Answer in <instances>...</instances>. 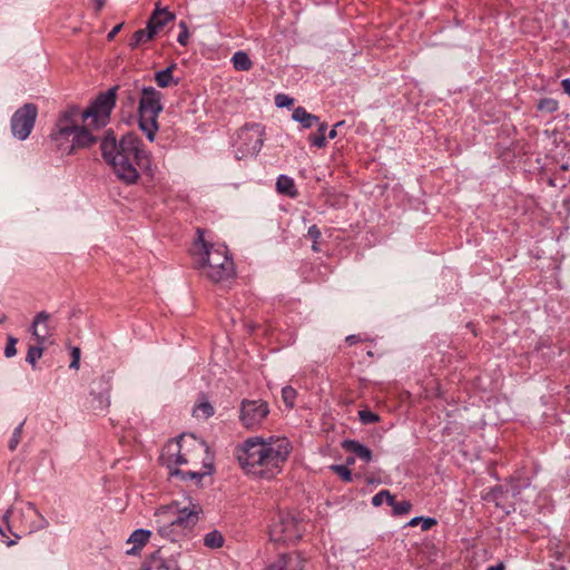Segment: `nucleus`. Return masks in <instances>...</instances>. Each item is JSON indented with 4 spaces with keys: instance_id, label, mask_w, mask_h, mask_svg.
I'll use <instances>...</instances> for the list:
<instances>
[{
    "instance_id": "f257e3e1",
    "label": "nucleus",
    "mask_w": 570,
    "mask_h": 570,
    "mask_svg": "<svg viewBox=\"0 0 570 570\" xmlns=\"http://www.w3.org/2000/svg\"><path fill=\"white\" fill-rule=\"evenodd\" d=\"M160 461L170 476L181 480L200 481L213 472V455L208 445L194 435H180L163 449Z\"/></svg>"
},
{
    "instance_id": "f03ea898",
    "label": "nucleus",
    "mask_w": 570,
    "mask_h": 570,
    "mask_svg": "<svg viewBox=\"0 0 570 570\" xmlns=\"http://www.w3.org/2000/svg\"><path fill=\"white\" fill-rule=\"evenodd\" d=\"M292 445L286 438L267 440L254 436L245 440L236 451L242 469L261 479H273L281 473L287 461Z\"/></svg>"
},
{
    "instance_id": "7ed1b4c3",
    "label": "nucleus",
    "mask_w": 570,
    "mask_h": 570,
    "mask_svg": "<svg viewBox=\"0 0 570 570\" xmlns=\"http://www.w3.org/2000/svg\"><path fill=\"white\" fill-rule=\"evenodd\" d=\"M101 156L116 177L126 185L136 184L140 177L138 167L149 164V154L141 139L126 134L120 140L114 135H106L100 142Z\"/></svg>"
},
{
    "instance_id": "20e7f679",
    "label": "nucleus",
    "mask_w": 570,
    "mask_h": 570,
    "mask_svg": "<svg viewBox=\"0 0 570 570\" xmlns=\"http://www.w3.org/2000/svg\"><path fill=\"white\" fill-rule=\"evenodd\" d=\"M203 514L202 504L189 497L161 505L154 513L157 534L164 540L179 542L193 531Z\"/></svg>"
},
{
    "instance_id": "39448f33",
    "label": "nucleus",
    "mask_w": 570,
    "mask_h": 570,
    "mask_svg": "<svg viewBox=\"0 0 570 570\" xmlns=\"http://www.w3.org/2000/svg\"><path fill=\"white\" fill-rule=\"evenodd\" d=\"M81 124L80 109L76 106L68 107L60 114L50 139L61 155H71L96 142V137L90 132L89 127Z\"/></svg>"
},
{
    "instance_id": "423d86ee",
    "label": "nucleus",
    "mask_w": 570,
    "mask_h": 570,
    "mask_svg": "<svg viewBox=\"0 0 570 570\" xmlns=\"http://www.w3.org/2000/svg\"><path fill=\"white\" fill-rule=\"evenodd\" d=\"M191 256L200 274L214 283L225 282L234 276V263L223 245L207 243L204 229L197 228Z\"/></svg>"
},
{
    "instance_id": "0eeeda50",
    "label": "nucleus",
    "mask_w": 570,
    "mask_h": 570,
    "mask_svg": "<svg viewBox=\"0 0 570 570\" xmlns=\"http://www.w3.org/2000/svg\"><path fill=\"white\" fill-rule=\"evenodd\" d=\"M47 519L37 510L31 502L7 510L0 519V534L7 537V531L14 535V540H8L7 546L12 547L22 534H30L35 531L47 528Z\"/></svg>"
},
{
    "instance_id": "6e6552de",
    "label": "nucleus",
    "mask_w": 570,
    "mask_h": 570,
    "mask_svg": "<svg viewBox=\"0 0 570 570\" xmlns=\"http://www.w3.org/2000/svg\"><path fill=\"white\" fill-rule=\"evenodd\" d=\"M139 91L141 94L137 109L139 129L153 142L159 130L158 117L164 109L163 94L154 87L145 86Z\"/></svg>"
},
{
    "instance_id": "1a4fd4ad",
    "label": "nucleus",
    "mask_w": 570,
    "mask_h": 570,
    "mask_svg": "<svg viewBox=\"0 0 570 570\" xmlns=\"http://www.w3.org/2000/svg\"><path fill=\"white\" fill-rule=\"evenodd\" d=\"M118 87H111L101 92L92 101L88 109L80 111V119L89 128L105 127L109 120L110 112L116 104V92Z\"/></svg>"
},
{
    "instance_id": "9d476101",
    "label": "nucleus",
    "mask_w": 570,
    "mask_h": 570,
    "mask_svg": "<svg viewBox=\"0 0 570 570\" xmlns=\"http://www.w3.org/2000/svg\"><path fill=\"white\" fill-rule=\"evenodd\" d=\"M302 533V524L289 512L276 513L268 530L271 540L275 542H295Z\"/></svg>"
},
{
    "instance_id": "9b49d317",
    "label": "nucleus",
    "mask_w": 570,
    "mask_h": 570,
    "mask_svg": "<svg viewBox=\"0 0 570 570\" xmlns=\"http://www.w3.org/2000/svg\"><path fill=\"white\" fill-rule=\"evenodd\" d=\"M263 135L264 129L259 124L240 128L236 140V157L243 159L257 155L264 142Z\"/></svg>"
},
{
    "instance_id": "f8f14e48",
    "label": "nucleus",
    "mask_w": 570,
    "mask_h": 570,
    "mask_svg": "<svg viewBox=\"0 0 570 570\" xmlns=\"http://www.w3.org/2000/svg\"><path fill=\"white\" fill-rule=\"evenodd\" d=\"M38 115L37 106L24 104L11 117L12 135L19 140H24L31 134Z\"/></svg>"
},
{
    "instance_id": "ddd939ff",
    "label": "nucleus",
    "mask_w": 570,
    "mask_h": 570,
    "mask_svg": "<svg viewBox=\"0 0 570 570\" xmlns=\"http://www.w3.org/2000/svg\"><path fill=\"white\" fill-rule=\"evenodd\" d=\"M269 413L267 402L263 400H244L239 409V420L246 429L262 425Z\"/></svg>"
},
{
    "instance_id": "4468645a",
    "label": "nucleus",
    "mask_w": 570,
    "mask_h": 570,
    "mask_svg": "<svg viewBox=\"0 0 570 570\" xmlns=\"http://www.w3.org/2000/svg\"><path fill=\"white\" fill-rule=\"evenodd\" d=\"M306 560L298 552L281 554L265 570H305Z\"/></svg>"
},
{
    "instance_id": "2eb2a0df",
    "label": "nucleus",
    "mask_w": 570,
    "mask_h": 570,
    "mask_svg": "<svg viewBox=\"0 0 570 570\" xmlns=\"http://www.w3.org/2000/svg\"><path fill=\"white\" fill-rule=\"evenodd\" d=\"M51 315L46 311L39 312L32 322L31 333L40 345L52 335V328L50 327Z\"/></svg>"
},
{
    "instance_id": "dca6fc26",
    "label": "nucleus",
    "mask_w": 570,
    "mask_h": 570,
    "mask_svg": "<svg viewBox=\"0 0 570 570\" xmlns=\"http://www.w3.org/2000/svg\"><path fill=\"white\" fill-rule=\"evenodd\" d=\"M146 570H181L178 561L174 557H166L163 548L156 550L148 563Z\"/></svg>"
},
{
    "instance_id": "f3484780",
    "label": "nucleus",
    "mask_w": 570,
    "mask_h": 570,
    "mask_svg": "<svg viewBox=\"0 0 570 570\" xmlns=\"http://www.w3.org/2000/svg\"><path fill=\"white\" fill-rule=\"evenodd\" d=\"M174 19L175 14L173 12H170L167 8H160L159 4H156L155 10L147 21V27L151 33L156 35L160 29H163Z\"/></svg>"
},
{
    "instance_id": "a211bd4d",
    "label": "nucleus",
    "mask_w": 570,
    "mask_h": 570,
    "mask_svg": "<svg viewBox=\"0 0 570 570\" xmlns=\"http://www.w3.org/2000/svg\"><path fill=\"white\" fill-rule=\"evenodd\" d=\"M151 537V531L145 530V529H137L135 530L130 537L128 538L127 542L131 543L132 547L127 550V554L135 556L137 554L148 542V540Z\"/></svg>"
},
{
    "instance_id": "6ab92c4d",
    "label": "nucleus",
    "mask_w": 570,
    "mask_h": 570,
    "mask_svg": "<svg viewBox=\"0 0 570 570\" xmlns=\"http://www.w3.org/2000/svg\"><path fill=\"white\" fill-rule=\"evenodd\" d=\"M342 448L351 453H354L357 458L363 460L364 462H370L372 460V451L355 440H344L342 442Z\"/></svg>"
},
{
    "instance_id": "aec40b11",
    "label": "nucleus",
    "mask_w": 570,
    "mask_h": 570,
    "mask_svg": "<svg viewBox=\"0 0 570 570\" xmlns=\"http://www.w3.org/2000/svg\"><path fill=\"white\" fill-rule=\"evenodd\" d=\"M292 118L306 129L320 124V118L317 116L307 112L306 109L301 106L293 110Z\"/></svg>"
},
{
    "instance_id": "412c9836",
    "label": "nucleus",
    "mask_w": 570,
    "mask_h": 570,
    "mask_svg": "<svg viewBox=\"0 0 570 570\" xmlns=\"http://www.w3.org/2000/svg\"><path fill=\"white\" fill-rule=\"evenodd\" d=\"M276 189L279 194H283V195H286L289 197L297 196V189L295 187L294 180L286 175H281L277 178Z\"/></svg>"
},
{
    "instance_id": "4be33fe9",
    "label": "nucleus",
    "mask_w": 570,
    "mask_h": 570,
    "mask_svg": "<svg viewBox=\"0 0 570 570\" xmlns=\"http://www.w3.org/2000/svg\"><path fill=\"white\" fill-rule=\"evenodd\" d=\"M232 63L237 71H248L253 67V62L245 51L235 52L232 57Z\"/></svg>"
},
{
    "instance_id": "5701e85b",
    "label": "nucleus",
    "mask_w": 570,
    "mask_h": 570,
    "mask_svg": "<svg viewBox=\"0 0 570 570\" xmlns=\"http://www.w3.org/2000/svg\"><path fill=\"white\" fill-rule=\"evenodd\" d=\"M225 538L218 530H212L204 535V546L208 549H219L224 546Z\"/></svg>"
},
{
    "instance_id": "b1692460",
    "label": "nucleus",
    "mask_w": 570,
    "mask_h": 570,
    "mask_svg": "<svg viewBox=\"0 0 570 570\" xmlns=\"http://www.w3.org/2000/svg\"><path fill=\"white\" fill-rule=\"evenodd\" d=\"M175 68V65H171L158 72L155 73V81L160 88H167L171 83L177 85V81H174L173 78V70Z\"/></svg>"
},
{
    "instance_id": "393cba45",
    "label": "nucleus",
    "mask_w": 570,
    "mask_h": 570,
    "mask_svg": "<svg viewBox=\"0 0 570 570\" xmlns=\"http://www.w3.org/2000/svg\"><path fill=\"white\" fill-rule=\"evenodd\" d=\"M154 33H151V31L148 29V27L146 26L145 29H139L137 30L131 39H130V42H129V46L134 49V48H137L138 46L142 45V43H146L148 41H150L153 38H154Z\"/></svg>"
},
{
    "instance_id": "a878e982",
    "label": "nucleus",
    "mask_w": 570,
    "mask_h": 570,
    "mask_svg": "<svg viewBox=\"0 0 570 570\" xmlns=\"http://www.w3.org/2000/svg\"><path fill=\"white\" fill-rule=\"evenodd\" d=\"M317 134H311L308 136V140L311 142V145L317 147V148H323L326 146V136H325V131L327 129V124L326 122H320L317 125Z\"/></svg>"
},
{
    "instance_id": "bb28decb",
    "label": "nucleus",
    "mask_w": 570,
    "mask_h": 570,
    "mask_svg": "<svg viewBox=\"0 0 570 570\" xmlns=\"http://www.w3.org/2000/svg\"><path fill=\"white\" fill-rule=\"evenodd\" d=\"M214 413H215V410H214L213 405L206 400L198 403L197 405H195V407L193 410V415L197 419H203V420H206V419L213 416Z\"/></svg>"
},
{
    "instance_id": "cd10ccee",
    "label": "nucleus",
    "mask_w": 570,
    "mask_h": 570,
    "mask_svg": "<svg viewBox=\"0 0 570 570\" xmlns=\"http://www.w3.org/2000/svg\"><path fill=\"white\" fill-rule=\"evenodd\" d=\"M530 483L527 479L524 480H514L511 479L509 485L507 488V493H510L511 497L517 498L523 489L529 488Z\"/></svg>"
},
{
    "instance_id": "c85d7f7f",
    "label": "nucleus",
    "mask_w": 570,
    "mask_h": 570,
    "mask_svg": "<svg viewBox=\"0 0 570 570\" xmlns=\"http://www.w3.org/2000/svg\"><path fill=\"white\" fill-rule=\"evenodd\" d=\"M43 354V346L40 345L38 342H37V345L35 346H29L28 348V352H27V356H26V361L32 366L35 367L36 366V363L39 358H41Z\"/></svg>"
},
{
    "instance_id": "c756f323",
    "label": "nucleus",
    "mask_w": 570,
    "mask_h": 570,
    "mask_svg": "<svg viewBox=\"0 0 570 570\" xmlns=\"http://www.w3.org/2000/svg\"><path fill=\"white\" fill-rule=\"evenodd\" d=\"M390 505L393 508V513L395 515H403L411 511L412 504L407 500L402 501H395L393 498V503H390Z\"/></svg>"
},
{
    "instance_id": "7c9ffc66",
    "label": "nucleus",
    "mask_w": 570,
    "mask_h": 570,
    "mask_svg": "<svg viewBox=\"0 0 570 570\" xmlns=\"http://www.w3.org/2000/svg\"><path fill=\"white\" fill-rule=\"evenodd\" d=\"M282 399L287 407H293L296 399V391L292 386L282 389Z\"/></svg>"
},
{
    "instance_id": "2f4dec72",
    "label": "nucleus",
    "mask_w": 570,
    "mask_h": 570,
    "mask_svg": "<svg viewBox=\"0 0 570 570\" xmlns=\"http://www.w3.org/2000/svg\"><path fill=\"white\" fill-rule=\"evenodd\" d=\"M419 522H422V530L426 531L430 530L433 525L436 524V520L433 518H424V517H415L411 519V521L407 523L410 527H415L419 524Z\"/></svg>"
},
{
    "instance_id": "473e14b6",
    "label": "nucleus",
    "mask_w": 570,
    "mask_h": 570,
    "mask_svg": "<svg viewBox=\"0 0 570 570\" xmlns=\"http://www.w3.org/2000/svg\"><path fill=\"white\" fill-rule=\"evenodd\" d=\"M384 501H386L389 505L393 503V495L387 490H382L372 498V504L374 507L382 505Z\"/></svg>"
},
{
    "instance_id": "72a5a7b5",
    "label": "nucleus",
    "mask_w": 570,
    "mask_h": 570,
    "mask_svg": "<svg viewBox=\"0 0 570 570\" xmlns=\"http://www.w3.org/2000/svg\"><path fill=\"white\" fill-rule=\"evenodd\" d=\"M331 470H333L343 481H345V482L352 481V472L347 468V465H343V464L331 465Z\"/></svg>"
},
{
    "instance_id": "f704fd0d",
    "label": "nucleus",
    "mask_w": 570,
    "mask_h": 570,
    "mask_svg": "<svg viewBox=\"0 0 570 570\" xmlns=\"http://www.w3.org/2000/svg\"><path fill=\"white\" fill-rule=\"evenodd\" d=\"M358 419L362 424H372L380 421V416L370 410L358 411Z\"/></svg>"
},
{
    "instance_id": "c9c22d12",
    "label": "nucleus",
    "mask_w": 570,
    "mask_h": 570,
    "mask_svg": "<svg viewBox=\"0 0 570 570\" xmlns=\"http://www.w3.org/2000/svg\"><path fill=\"white\" fill-rule=\"evenodd\" d=\"M24 422H21L13 431L12 436L9 441L8 448L10 451H14L18 446V444L21 441L22 436V429H23Z\"/></svg>"
},
{
    "instance_id": "e433bc0d",
    "label": "nucleus",
    "mask_w": 570,
    "mask_h": 570,
    "mask_svg": "<svg viewBox=\"0 0 570 570\" xmlns=\"http://www.w3.org/2000/svg\"><path fill=\"white\" fill-rule=\"evenodd\" d=\"M538 109L546 112H553L558 109V102L552 98H544L539 101Z\"/></svg>"
},
{
    "instance_id": "4c0bfd02",
    "label": "nucleus",
    "mask_w": 570,
    "mask_h": 570,
    "mask_svg": "<svg viewBox=\"0 0 570 570\" xmlns=\"http://www.w3.org/2000/svg\"><path fill=\"white\" fill-rule=\"evenodd\" d=\"M95 400L97 401V405H95V409L105 411L110 406V394L109 389L106 391V393L98 394Z\"/></svg>"
},
{
    "instance_id": "58836bf2",
    "label": "nucleus",
    "mask_w": 570,
    "mask_h": 570,
    "mask_svg": "<svg viewBox=\"0 0 570 570\" xmlns=\"http://www.w3.org/2000/svg\"><path fill=\"white\" fill-rule=\"evenodd\" d=\"M179 28H180V32L178 35L177 41L181 46H187L188 39H189V31H188L187 23L185 21H180Z\"/></svg>"
},
{
    "instance_id": "ea45409f",
    "label": "nucleus",
    "mask_w": 570,
    "mask_h": 570,
    "mask_svg": "<svg viewBox=\"0 0 570 570\" xmlns=\"http://www.w3.org/2000/svg\"><path fill=\"white\" fill-rule=\"evenodd\" d=\"M18 340L13 336H9L7 341V345L4 347V355L6 357H12L17 354V345Z\"/></svg>"
},
{
    "instance_id": "a19ab883",
    "label": "nucleus",
    "mask_w": 570,
    "mask_h": 570,
    "mask_svg": "<svg viewBox=\"0 0 570 570\" xmlns=\"http://www.w3.org/2000/svg\"><path fill=\"white\" fill-rule=\"evenodd\" d=\"M293 102H294V100L291 97H288L287 95L278 94L275 96V105L278 108L289 107L293 105Z\"/></svg>"
},
{
    "instance_id": "79ce46f5",
    "label": "nucleus",
    "mask_w": 570,
    "mask_h": 570,
    "mask_svg": "<svg viewBox=\"0 0 570 570\" xmlns=\"http://www.w3.org/2000/svg\"><path fill=\"white\" fill-rule=\"evenodd\" d=\"M307 236L313 240V243L317 244L322 233L316 225H312L307 230Z\"/></svg>"
},
{
    "instance_id": "37998d69",
    "label": "nucleus",
    "mask_w": 570,
    "mask_h": 570,
    "mask_svg": "<svg viewBox=\"0 0 570 570\" xmlns=\"http://www.w3.org/2000/svg\"><path fill=\"white\" fill-rule=\"evenodd\" d=\"M71 363H70V368H75V370H78L79 368V362H80V350L79 347H72L71 350Z\"/></svg>"
},
{
    "instance_id": "c03bdc74",
    "label": "nucleus",
    "mask_w": 570,
    "mask_h": 570,
    "mask_svg": "<svg viewBox=\"0 0 570 570\" xmlns=\"http://www.w3.org/2000/svg\"><path fill=\"white\" fill-rule=\"evenodd\" d=\"M122 94H124L128 105L130 107H132L135 105V102H136L135 94L131 90H125Z\"/></svg>"
},
{
    "instance_id": "a18cd8bd",
    "label": "nucleus",
    "mask_w": 570,
    "mask_h": 570,
    "mask_svg": "<svg viewBox=\"0 0 570 570\" xmlns=\"http://www.w3.org/2000/svg\"><path fill=\"white\" fill-rule=\"evenodd\" d=\"M121 28H122V23H119V24L115 26V27L109 31V33L107 35V39H108V40H112V39L116 37V35L121 30Z\"/></svg>"
},
{
    "instance_id": "49530a36",
    "label": "nucleus",
    "mask_w": 570,
    "mask_h": 570,
    "mask_svg": "<svg viewBox=\"0 0 570 570\" xmlns=\"http://www.w3.org/2000/svg\"><path fill=\"white\" fill-rule=\"evenodd\" d=\"M343 125H344V121H338V122H336V124L334 125V127L330 130V132H328V136H327V137H328L330 139H334V138L337 136V130H336V129H337L338 127L343 126Z\"/></svg>"
},
{
    "instance_id": "de8ad7c7",
    "label": "nucleus",
    "mask_w": 570,
    "mask_h": 570,
    "mask_svg": "<svg viewBox=\"0 0 570 570\" xmlns=\"http://www.w3.org/2000/svg\"><path fill=\"white\" fill-rule=\"evenodd\" d=\"M345 341L347 344L354 345L361 342V337L358 335H348Z\"/></svg>"
},
{
    "instance_id": "09e8293b",
    "label": "nucleus",
    "mask_w": 570,
    "mask_h": 570,
    "mask_svg": "<svg viewBox=\"0 0 570 570\" xmlns=\"http://www.w3.org/2000/svg\"><path fill=\"white\" fill-rule=\"evenodd\" d=\"M561 87H562L563 91H564L567 95H569V96H570V79H569V78L563 79V80L561 81Z\"/></svg>"
},
{
    "instance_id": "8fccbe9b",
    "label": "nucleus",
    "mask_w": 570,
    "mask_h": 570,
    "mask_svg": "<svg viewBox=\"0 0 570 570\" xmlns=\"http://www.w3.org/2000/svg\"><path fill=\"white\" fill-rule=\"evenodd\" d=\"M94 2H95L96 11H100L104 8L106 1L105 0H94Z\"/></svg>"
},
{
    "instance_id": "3c124183",
    "label": "nucleus",
    "mask_w": 570,
    "mask_h": 570,
    "mask_svg": "<svg viewBox=\"0 0 570 570\" xmlns=\"http://www.w3.org/2000/svg\"><path fill=\"white\" fill-rule=\"evenodd\" d=\"M487 570H504L503 563L489 567Z\"/></svg>"
},
{
    "instance_id": "603ef678",
    "label": "nucleus",
    "mask_w": 570,
    "mask_h": 570,
    "mask_svg": "<svg viewBox=\"0 0 570 570\" xmlns=\"http://www.w3.org/2000/svg\"><path fill=\"white\" fill-rule=\"evenodd\" d=\"M499 493H502L501 489H497V490H493L492 491V495L494 499H498L499 498Z\"/></svg>"
},
{
    "instance_id": "864d4df0",
    "label": "nucleus",
    "mask_w": 570,
    "mask_h": 570,
    "mask_svg": "<svg viewBox=\"0 0 570 570\" xmlns=\"http://www.w3.org/2000/svg\"><path fill=\"white\" fill-rule=\"evenodd\" d=\"M312 249H313V252L318 253L321 250L318 247V243L317 244L313 243Z\"/></svg>"
},
{
    "instance_id": "5fc2aeb1",
    "label": "nucleus",
    "mask_w": 570,
    "mask_h": 570,
    "mask_svg": "<svg viewBox=\"0 0 570 570\" xmlns=\"http://www.w3.org/2000/svg\"><path fill=\"white\" fill-rule=\"evenodd\" d=\"M353 463H354V458H347L346 464H353Z\"/></svg>"
},
{
    "instance_id": "6e6d98bb",
    "label": "nucleus",
    "mask_w": 570,
    "mask_h": 570,
    "mask_svg": "<svg viewBox=\"0 0 570 570\" xmlns=\"http://www.w3.org/2000/svg\"><path fill=\"white\" fill-rule=\"evenodd\" d=\"M4 321H6V316H2V317L0 318V324H1V323H3Z\"/></svg>"
},
{
    "instance_id": "4d7b16f0",
    "label": "nucleus",
    "mask_w": 570,
    "mask_h": 570,
    "mask_svg": "<svg viewBox=\"0 0 570 570\" xmlns=\"http://www.w3.org/2000/svg\"><path fill=\"white\" fill-rule=\"evenodd\" d=\"M367 355L372 357V356H373V352H372V351H368V352H367Z\"/></svg>"
},
{
    "instance_id": "13d9d810",
    "label": "nucleus",
    "mask_w": 570,
    "mask_h": 570,
    "mask_svg": "<svg viewBox=\"0 0 570 570\" xmlns=\"http://www.w3.org/2000/svg\"><path fill=\"white\" fill-rule=\"evenodd\" d=\"M562 169H563V170H567V169H568V166H567V165H563V166H562Z\"/></svg>"
}]
</instances>
